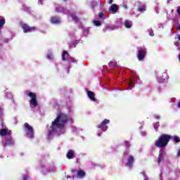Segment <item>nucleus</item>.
I'll return each instance as SVG.
<instances>
[{"mask_svg": "<svg viewBox=\"0 0 180 180\" xmlns=\"http://www.w3.org/2000/svg\"><path fill=\"white\" fill-rule=\"evenodd\" d=\"M68 122L74 123L72 118L67 114L63 112L58 114L56 118L48 129V139H53V137L64 134L65 133V126Z\"/></svg>", "mask_w": 180, "mask_h": 180, "instance_id": "1", "label": "nucleus"}, {"mask_svg": "<svg viewBox=\"0 0 180 180\" xmlns=\"http://www.w3.org/2000/svg\"><path fill=\"white\" fill-rule=\"evenodd\" d=\"M56 11L58 13H63V15H70V18H72V20L75 22L76 23H78L79 22V18L77 16V15H79L81 13L78 10H70L60 6H57L56 7Z\"/></svg>", "mask_w": 180, "mask_h": 180, "instance_id": "2", "label": "nucleus"}, {"mask_svg": "<svg viewBox=\"0 0 180 180\" xmlns=\"http://www.w3.org/2000/svg\"><path fill=\"white\" fill-rule=\"evenodd\" d=\"M172 139V136L162 134L155 141V147H158V148H165V147L168 146L169 140H171Z\"/></svg>", "mask_w": 180, "mask_h": 180, "instance_id": "3", "label": "nucleus"}, {"mask_svg": "<svg viewBox=\"0 0 180 180\" xmlns=\"http://www.w3.org/2000/svg\"><path fill=\"white\" fill-rule=\"evenodd\" d=\"M124 158L127 160L125 163V167L128 168V169H131L134 165V162L136 161V158L133 156V155L130 154V150L129 149H126L124 152Z\"/></svg>", "mask_w": 180, "mask_h": 180, "instance_id": "4", "label": "nucleus"}, {"mask_svg": "<svg viewBox=\"0 0 180 180\" xmlns=\"http://www.w3.org/2000/svg\"><path fill=\"white\" fill-rule=\"evenodd\" d=\"M62 60L63 61H68L69 63L68 66L66 67L67 72H70V68H71V63H73L74 64H77V60L71 56H70V54L65 51H63L62 54Z\"/></svg>", "mask_w": 180, "mask_h": 180, "instance_id": "5", "label": "nucleus"}, {"mask_svg": "<svg viewBox=\"0 0 180 180\" xmlns=\"http://www.w3.org/2000/svg\"><path fill=\"white\" fill-rule=\"evenodd\" d=\"M25 95L27 96H29V98H30V108H32V109H34V108H37L39 103H37V96L36 95V93L32 92L30 91H25Z\"/></svg>", "mask_w": 180, "mask_h": 180, "instance_id": "6", "label": "nucleus"}, {"mask_svg": "<svg viewBox=\"0 0 180 180\" xmlns=\"http://www.w3.org/2000/svg\"><path fill=\"white\" fill-rule=\"evenodd\" d=\"M134 84H141V80H140L137 74L134 71H132V78L127 82L129 90L133 89V86H134L133 85Z\"/></svg>", "mask_w": 180, "mask_h": 180, "instance_id": "7", "label": "nucleus"}, {"mask_svg": "<svg viewBox=\"0 0 180 180\" xmlns=\"http://www.w3.org/2000/svg\"><path fill=\"white\" fill-rule=\"evenodd\" d=\"M109 123H110V120L105 119L101 123L96 125L97 129L101 130V131L100 130L97 131V136L98 137H101V136H102V132L106 131V130H108V124H109Z\"/></svg>", "mask_w": 180, "mask_h": 180, "instance_id": "8", "label": "nucleus"}, {"mask_svg": "<svg viewBox=\"0 0 180 180\" xmlns=\"http://www.w3.org/2000/svg\"><path fill=\"white\" fill-rule=\"evenodd\" d=\"M23 129L27 139H34V130L32 126H30L27 122H25L24 124Z\"/></svg>", "mask_w": 180, "mask_h": 180, "instance_id": "9", "label": "nucleus"}, {"mask_svg": "<svg viewBox=\"0 0 180 180\" xmlns=\"http://www.w3.org/2000/svg\"><path fill=\"white\" fill-rule=\"evenodd\" d=\"M147 53V49L141 48L138 50L137 57L139 61H143L146 58V54Z\"/></svg>", "mask_w": 180, "mask_h": 180, "instance_id": "10", "label": "nucleus"}, {"mask_svg": "<svg viewBox=\"0 0 180 180\" xmlns=\"http://www.w3.org/2000/svg\"><path fill=\"white\" fill-rule=\"evenodd\" d=\"M157 81L159 84H164V82H167V81H168V74L167 73V71L163 72L162 76L158 77Z\"/></svg>", "mask_w": 180, "mask_h": 180, "instance_id": "11", "label": "nucleus"}, {"mask_svg": "<svg viewBox=\"0 0 180 180\" xmlns=\"http://www.w3.org/2000/svg\"><path fill=\"white\" fill-rule=\"evenodd\" d=\"M21 27L22 28L24 33H30V32H33V30H36V27H29L27 24H22Z\"/></svg>", "mask_w": 180, "mask_h": 180, "instance_id": "12", "label": "nucleus"}, {"mask_svg": "<svg viewBox=\"0 0 180 180\" xmlns=\"http://www.w3.org/2000/svg\"><path fill=\"white\" fill-rule=\"evenodd\" d=\"M4 147H6V146H8L9 147H12L15 145V140L12 139V137H9L8 139H6L3 141Z\"/></svg>", "mask_w": 180, "mask_h": 180, "instance_id": "13", "label": "nucleus"}, {"mask_svg": "<svg viewBox=\"0 0 180 180\" xmlns=\"http://www.w3.org/2000/svg\"><path fill=\"white\" fill-rule=\"evenodd\" d=\"M108 11L112 15H116L119 12V6L117 4H112Z\"/></svg>", "mask_w": 180, "mask_h": 180, "instance_id": "14", "label": "nucleus"}, {"mask_svg": "<svg viewBox=\"0 0 180 180\" xmlns=\"http://www.w3.org/2000/svg\"><path fill=\"white\" fill-rule=\"evenodd\" d=\"M86 176V172L85 171L79 169L76 171V178L77 179H84Z\"/></svg>", "mask_w": 180, "mask_h": 180, "instance_id": "15", "label": "nucleus"}, {"mask_svg": "<svg viewBox=\"0 0 180 180\" xmlns=\"http://www.w3.org/2000/svg\"><path fill=\"white\" fill-rule=\"evenodd\" d=\"M87 96L89 98V99L91 101V102H95L96 103H99V101L96 99V98H95V93H94L91 91H87Z\"/></svg>", "mask_w": 180, "mask_h": 180, "instance_id": "16", "label": "nucleus"}, {"mask_svg": "<svg viewBox=\"0 0 180 180\" xmlns=\"http://www.w3.org/2000/svg\"><path fill=\"white\" fill-rule=\"evenodd\" d=\"M164 157H165V150L160 149L158 158V164L160 165L161 162H164Z\"/></svg>", "mask_w": 180, "mask_h": 180, "instance_id": "17", "label": "nucleus"}, {"mask_svg": "<svg viewBox=\"0 0 180 180\" xmlns=\"http://www.w3.org/2000/svg\"><path fill=\"white\" fill-rule=\"evenodd\" d=\"M113 30H116V27L115 25H110L109 24H105V27L103 30L104 33H106V32H112Z\"/></svg>", "mask_w": 180, "mask_h": 180, "instance_id": "18", "label": "nucleus"}, {"mask_svg": "<svg viewBox=\"0 0 180 180\" xmlns=\"http://www.w3.org/2000/svg\"><path fill=\"white\" fill-rule=\"evenodd\" d=\"M50 20L53 25H60L61 23V19L58 16H53L51 18Z\"/></svg>", "mask_w": 180, "mask_h": 180, "instance_id": "19", "label": "nucleus"}, {"mask_svg": "<svg viewBox=\"0 0 180 180\" xmlns=\"http://www.w3.org/2000/svg\"><path fill=\"white\" fill-rule=\"evenodd\" d=\"M66 157L68 160H72V158H75L77 157V154H75V151L72 150H69Z\"/></svg>", "mask_w": 180, "mask_h": 180, "instance_id": "20", "label": "nucleus"}, {"mask_svg": "<svg viewBox=\"0 0 180 180\" xmlns=\"http://www.w3.org/2000/svg\"><path fill=\"white\" fill-rule=\"evenodd\" d=\"M115 25H114L115 27V29H120V27H122V25L123 24V19L118 18L115 22Z\"/></svg>", "mask_w": 180, "mask_h": 180, "instance_id": "21", "label": "nucleus"}, {"mask_svg": "<svg viewBox=\"0 0 180 180\" xmlns=\"http://www.w3.org/2000/svg\"><path fill=\"white\" fill-rule=\"evenodd\" d=\"M124 26L126 27V29H131L133 22H131V20H125L124 21Z\"/></svg>", "mask_w": 180, "mask_h": 180, "instance_id": "22", "label": "nucleus"}, {"mask_svg": "<svg viewBox=\"0 0 180 180\" xmlns=\"http://www.w3.org/2000/svg\"><path fill=\"white\" fill-rule=\"evenodd\" d=\"M11 131L6 130V129H0V136H11Z\"/></svg>", "mask_w": 180, "mask_h": 180, "instance_id": "23", "label": "nucleus"}, {"mask_svg": "<svg viewBox=\"0 0 180 180\" xmlns=\"http://www.w3.org/2000/svg\"><path fill=\"white\" fill-rule=\"evenodd\" d=\"M46 58L48 60H50L51 61H53V60H54V55L53 53V51H48V53L46 54Z\"/></svg>", "mask_w": 180, "mask_h": 180, "instance_id": "24", "label": "nucleus"}, {"mask_svg": "<svg viewBox=\"0 0 180 180\" xmlns=\"http://www.w3.org/2000/svg\"><path fill=\"white\" fill-rule=\"evenodd\" d=\"M98 17L100 19H108L109 18V16L105 15V12L100 13Z\"/></svg>", "mask_w": 180, "mask_h": 180, "instance_id": "25", "label": "nucleus"}, {"mask_svg": "<svg viewBox=\"0 0 180 180\" xmlns=\"http://www.w3.org/2000/svg\"><path fill=\"white\" fill-rule=\"evenodd\" d=\"M90 31H91V30L89 27L84 28V31H83L84 36H85V37H86V36H88V34H89Z\"/></svg>", "mask_w": 180, "mask_h": 180, "instance_id": "26", "label": "nucleus"}, {"mask_svg": "<svg viewBox=\"0 0 180 180\" xmlns=\"http://www.w3.org/2000/svg\"><path fill=\"white\" fill-rule=\"evenodd\" d=\"M172 139H173L174 143H179L180 142V139H179V136H172Z\"/></svg>", "mask_w": 180, "mask_h": 180, "instance_id": "27", "label": "nucleus"}, {"mask_svg": "<svg viewBox=\"0 0 180 180\" xmlns=\"http://www.w3.org/2000/svg\"><path fill=\"white\" fill-rule=\"evenodd\" d=\"M93 25L94 26L99 27V26H101L102 25V23L99 20H93Z\"/></svg>", "mask_w": 180, "mask_h": 180, "instance_id": "28", "label": "nucleus"}, {"mask_svg": "<svg viewBox=\"0 0 180 180\" xmlns=\"http://www.w3.org/2000/svg\"><path fill=\"white\" fill-rule=\"evenodd\" d=\"M109 67H116L117 65V63L115 60L110 61L108 64Z\"/></svg>", "mask_w": 180, "mask_h": 180, "instance_id": "29", "label": "nucleus"}, {"mask_svg": "<svg viewBox=\"0 0 180 180\" xmlns=\"http://www.w3.org/2000/svg\"><path fill=\"white\" fill-rule=\"evenodd\" d=\"M155 130H157L160 127V122H154L153 124Z\"/></svg>", "mask_w": 180, "mask_h": 180, "instance_id": "30", "label": "nucleus"}, {"mask_svg": "<svg viewBox=\"0 0 180 180\" xmlns=\"http://www.w3.org/2000/svg\"><path fill=\"white\" fill-rule=\"evenodd\" d=\"M139 12H144L146 11V7L144 6H140L139 7Z\"/></svg>", "mask_w": 180, "mask_h": 180, "instance_id": "31", "label": "nucleus"}, {"mask_svg": "<svg viewBox=\"0 0 180 180\" xmlns=\"http://www.w3.org/2000/svg\"><path fill=\"white\" fill-rule=\"evenodd\" d=\"M153 117L155 119H156V120H160V119H161V115H154Z\"/></svg>", "mask_w": 180, "mask_h": 180, "instance_id": "32", "label": "nucleus"}, {"mask_svg": "<svg viewBox=\"0 0 180 180\" xmlns=\"http://www.w3.org/2000/svg\"><path fill=\"white\" fill-rule=\"evenodd\" d=\"M149 32V36H154V31H153L151 29L148 30Z\"/></svg>", "mask_w": 180, "mask_h": 180, "instance_id": "33", "label": "nucleus"}, {"mask_svg": "<svg viewBox=\"0 0 180 180\" xmlns=\"http://www.w3.org/2000/svg\"><path fill=\"white\" fill-rule=\"evenodd\" d=\"M22 180H30V177L29 176H27V175H25L23 176Z\"/></svg>", "mask_w": 180, "mask_h": 180, "instance_id": "34", "label": "nucleus"}, {"mask_svg": "<svg viewBox=\"0 0 180 180\" xmlns=\"http://www.w3.org/2000/svg\"><path fill=\"white\" fill-rule=\"evenodd\" d=\"M125 146L127 147V148H129V147H130V142L125 141Z\"/></svg>", "mask_w": 180, "mask_h": 180, "instance_id": "35", "label": "nucleus"}, {"mask_svg": "<svg viewBox=\"0 0 180 180\" xmlns=\"http://www.w3.org/2000/svg\"><path fill=\"white\" fill-rule=\"evenodd\" d=\"M141 134L144 137L146 136L147 134L146 133V131H141Z\"/></svg>", "mask_w": 180, "mask_h": 180, "instance_id": "36", "label": "nucleus"}, {"mask_svg": "<svg viewBox=\"0 0 180 180\" xmlns=\"http://www.w3.org/2000/svg\"><path fill=\"white\" fill-rule=\"evenodd\" d=\"M72 131H77L78 129H77V127H74L72 129Z\"/></svg>", "mask_w": 180, "mask_h": 180, "instance_id": "37", "label": "nucleus"}, {"mask_svg": "<svg viewBox=\"0 0 180 180\" xmlns=\"http://www.w3.org/2000/svg\"><path fill=\"white\" fill-rule=\"evenodd\" d=\"M113 2V0H108V4H112Z\"/></svg>", "mask_w": 180, "mask_h": 180, "instance_id": "38", "label": "nucleus"}, {"mask_svg": "<svg viewBox=\"0 0 180 180\" xmlns=\"http://www.w3.org/2000/svg\"><path fill=\"white\" fill-rule=\"evenodd\" d=\"M177 13H179V15H180V7H179V8H177Z\"/></svg>", "mask_w": 180, "mask_h": 180, "instance_id": "39", "label": "nucleus"}, {"mask_svg": "<svg viewBox=\"0 0 180 180\" xmlns=\"http://www.w3.org/2000/svg\"><path fill=\"white\" fill-rule=\"evenodd\" d=\"M0 116H2V108L0 107Z\"/></svg>", "mask_w": 180, "mask_h": 180, "instance_id": "40", "label": "nucleus"}, {"mask_svg": "<svg viewBox=\"0 0 180 180\" xmlns=\"http://www.w3.org/2000/svg\"><path fill=\"white\" fill-rule=\"evenodd\" d=\"M38 1H39V4H40L41 5H43V3H41L43 0H38Z\"/></svg>", "mask_w": 180, "mask_h": 180, "instance_id": "41", "label": "nucleus"}, {"mask_svg": "<svg viewBox=\"0 0 180 180\" xmlns=\"http://www.w3.org/2000/svg\"><path fill=\"white\" fill-rule=\"evenodd\" d=\"M178 30H180V25L177 27Z\"/></svg>", "mask_w": 180, "mask_h": 180, "instance_id": "42", "label": "nucleus"}, {"mask_svg": "<svg viewBox=\"0 0 180 180\" xmlns=\"http://www.w3.org/2000/svg\"><path fill=\"white\" fill-rule=\"evenodd\" d=\"M172 0H167V4H169V1Z\"/></svg>", "mask_w": 180, "mask_h": 180, "instance_id": "43", "label": "nucleus"}, {"mask_svg": "<svg viewBox=\"0 0 180 180\" xmlns=\"http://www.w3.org/2000/svg\"><path fill=\"white\" fill-rule=\"evenodd\" d=\"M143 180H148V179H147L146 177H145Z\"/></svg>", "mask_w": 180, "mask_h": 180, "instance_id": "44", "label": "nucleus"}, {"mask_svg": "<svg viewBox=\"0 0 180 180\" xmlns=\"http://www.w3.org/2000/svg\"><path fill=\"white\" fill-rule=\"evenodd\" d=\"M176 46H178V44H179V42H176V44H175Z\"/></svg>", "mask_w": 180, "mask_h": 180, "instance_id": "45", "label": "nucleus"}, {"mask_svg": "<svg viewBox=\"0 0 180 180\" xmlns=\"http://www.w3.org/2000/svg\"><path fill=\"white\" fill-rule=\"evenodd\" d=\"M68 178H71V176H68Z\"/></svg>", "mask_w": 180, "mask_h": 180, "instance_id": "46", "label": "nucleus"}, {"mask_svg": "<svg viewBox=\"0 0 180 180\" xmlns=\"http://www.w3.org/2000/svg\"><path fill=\"white\" fill-rule=\"evenodd\" d=\"M63 1H67V0H63Z\"/></svg>", "mask_w": 180, "mask_h": 180, "instance_id": "47", "label": "nucleus"}]
</instances>
